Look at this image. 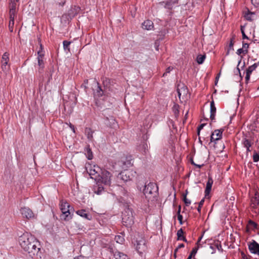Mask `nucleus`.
<instances>
[{"mask_svg":"<svg viewBox=\"0 0 259 259\" xmlns=\"http://www.w3.org/2000/svg\"><path fill=\"white\" fill-rule=\"evenodd\" d=\"M9 56L10 54L8 52H5L2 57L1 61V68L4 71H8L9 68Z\"/></svg>","mask_w":259,"mask_h":259,"instance_id":"7","label":"nucleus"},{"mask_svg":"<svg viewBox=\"0 0 259 259\" xmlns=\"http://www.w3.org/2000/svg\"><path fill=\"white\" fill-rule=\"evenodd\" d=\"M204 199H202L199 203V205H198V207L197 208V210L200 213L201 212V207L203 205V203H204Z\"/></svg>","mask_w":259,"mask_h":259,"instance_id":"41","label":"nucleus"},{"mask_svg":"<svg viewBox=\"0 0 259 259\" xmlns=\"http://www.w3.org/2000/svg\"><path fill=\"white\" fill-rule=\"evenodd\" d=\"M20 212L23 217L27 219L35 218V215L32 211L28 207H23L20 209Z\"/></svg>","mask_w":259,"mask_h":259,"instance_id":"10","label":"nucleus"},{"mask_svg":"<svg viewBox=\"0 0 259 259\" xmlns=\"http://www.w3.org/2000/svg\"><path fill=\"white\" fill-rule=\"evenodd\" d=\"M205 125V123H202L197 128V134L199 136L200 134V130H202L204 125Z\"/></svg>","mask_w":259,"mask_h":259,"instance_id":"48","label":"nucleus"},{"mask_svg":"<svg viewBox=\"0 0 259 259\" xmlns=\"http://www.w3.org/2000/svg\"><path fill=\"white\" fill-rule=\"evenodd\" d=\"M88 79H86V80H84V81H83V83L81 85V88H84V89L86 91V90L88 88V87H87V85L88 84Z\"/></svg>","mask_w":259,"mask_h":259,"instance_id":"46","label":"nucleus"},{"mask_svg":"<svg viewBox=\"0 0 259 259\" xmlns=\"http://www.w3.org/2000/svg\"><path fill=\"white\" fill-rule=\"evenodd\" d=\"M205 55H198L197 57V58H196V61H197V62L199 64H201L203 63L205 59Z\"/></svg>","mask_w":259,"mask_h":259,"instance_id":"30","label":"nucleus"},{"mask_svg":"<svg viewBox=\"0 0 259 259\" xmlns=\"http://www.w3.org/2000/svg\"><path fill=\"white\" fill-rule=\"evenodd\" d=\"M248 249L251 253L257 254L259 256V244L255 241L252 240L248 244Z\"/></svg>","mask_w":259,"mask_h":259,"instance_id":"11","label":"nucleus"},{"mask_svg":"<svg viewBox=\"0 0 259 259\" xmlns=\"http://www.w3.org/2000/svg\"><path fill=\"white\" fill-rule=\"evenodd\" d=\"M246 150H247V152H250L251 150L250 149V147H248V148H246Z\"/></svg>","mask_w":259,"mask_h":259,"instance_id":"60","label":"nucleus"},{"mask_svg":"<svg viewBox=\"0 0 259 259\" xmlns=\"http://www.w3.org/2000/svg\"><path fill=\"white\" fill-rule=\"evenodd\" d=\"M181 205H179V208H178V211H177V215H179V214H181L180 212H181Z\"/></svg>","mask_w":259,"mask_h":259,"instance_id":"55","label":"nucleus"},{"mask_svg":"<svg viewBox=\"0 0 259 259\" xmlns=\"http://www.w3.org/2000/svg\"><path fill=\"white\" fill-rule=\"evenodd\" d=\"M250 75L251 74H248L246 72V76H245V81L246 82H248V81H249V80L250 79Z\"/></svg>","mask_w":259,"mask_h":259,"instance_id":"54","label":"nucleus"},{"mask_svg":"<svg viewBox=\"0 0 259 259\" xmlns=\"http://www.w3.org/2000/svg\"><path fill=\"white\" fill-rule=\"evenodd\" d=\"M222 131L219 130H215L211 135L210 142L219 140L222 138Z\"/></svg>","mask_w":259,"mask_h":259,"instance_id":"13","label":"nucleus"},{"mask_svg":"<svg viewBox=\"0 0 259 259\" xmlns=\"http://www.w3.org/2000/svg\"><path fill=\"white\" fill-rule=\"evenodd\" d=\"M128 171H123L119 174L120 178L124 181L126 182L130 180V177L128 174Z\"/></svg>","mask_w":259,"mask_h":259,"instance_id":"23","label":"nucleus"},{"mask_svg":"<svg viewBox=\"0 0 259 259\" xmlns=\"http://www.w3.org/2000/svg\"><path fill=\"white\" fill-rule=\"evenodd\" d=\"M71 44L70 41H67V40H64L63 42V48L65 51H68V52L70 51V48L69 46Z\"/></svg>","mask_w":259,"mask_h":259,"instance_id":"33","label":"nucleus"},{"mask_svg":"<svg viewBox=\"0 0 259 259\" xmlns=\"http://www.w3.org/2000/svg\"><path fill=\"white\" fill-rule=\"evenodd\" d=\"M114 239L116 242L120 244L122 243L124 240L123 237L121 235L115 236Z\"/></svg>","mask_w":259,"mask_h":259,"instance_id":"34","label":"nucleus"},{"mask_svg":"<svg viewBox=\"0 0 259 259\" xmlns=\"http://www.w3.org/2000/svg\"><path fill=\"white\" fill-rule=\"evenodd\" d=\"M251 3L254 6H256L259 4V0H251Z\"/></svg>","mask_w":259,"mask_h":259,"instance_id":"53","label":"nucleus"},{"mask_svg":"<svg viewBox=\"0 0 259 259\" xmlns=\"http://www.w3.org/2000/svg\"><path fill=\"white\" fill-rule=\"evenodd\" d=\"M242 53H245L244 50L243 49V48L239 49L237 51V54L238 55H240Z\"/></svg>","mask_w":259,"mask_h":259,"instance_id":"50","label":"nucleus"},{"mask_svg":"<svg viewBox=\"0 0 259 259\" xmlns=\"http://www.w3.org/2000/svg\"><path fill=\"white\" fill-rule=\"evenodd\" d=\"M138 150L144 155H146L148 152V145L145 142H143L138 146Z\"/></svg>","mask_w":259,"mask_h":259,"instance_id":"15","label":"nucleus"},{"mask_svg":"<svg viewBox=\"0 0 259 259\" xmlns=\"http://www.w3.org/2000/svg\"><path fill=\"white\" fill-rule=\"evenodd\" d=\"M174 108H176V111H175V114H176V112H178V106L177 105H175L174 106Z\"/></svg>","mask_w":259,"mask_h":259,"instance_id":"59","label":"nucleus"},{"mask_svg":"<svg viewBox=\"0 0 259 259\" xmlns=\"http://www.w3.org/2000/svg\"><path fill=\"white\" fill-rule=\"evenodd\" d=\"M248 225L251 228H256L257 227V224L255 222H254L253 221H252L251 220H249L248 221Z\"/></svg>","mask_w":259,"mask_h":259,"instance_id":"39","label":"nucleus"},{"mask_svg":"<svg viewBox=\"0 0 259 259\" xmlns=\"http://www.w3.org/2000/svg\"><path fill=\"white\" fill-rule=\"evenodd\" d=\"M37 63L39 66L38 71L41 72L45 67V63L44 61V53L42 50V45H40V50L37 52Z\"/></svg>","mask_w":259,"mask_h":259,"instance_id":"8","label":"nucleus"},{"mask_svg":"<svg viewBox=\"0 0 259 259\" xmlns=\"http://www.w3.org/2000/svg\"><path fill=\"white\" fill-rule=\"evenodd\" d=\"M177 92L180 99L182 97L183 99L187 96L188 90L184 84H179L177 88Z\"/></svg>","mask_w":259,"mask_h":259,"instance_id":"9","label":"nucleus"},{"mask_svg":"<svg viewBox=\"0 0 259 259\" xmlns=\"http://www.w3.org/2000/svg\"><path fill=\"white\" fill-rule=\"evenodd\" d=\"M241 31L242 34V38L243 39H248V37L246 36V35L245 34V33L244 32L243 26L241 27Z\"/></svg>","mask_w":259,"mask_h":259,"instance_id":"45","label":"nucleus"},{"mask_svg":"<svg viewBox=\"0 0 259 259\" xmlns=\"http://www.w3.org/2000/svg\"><path fill=\"white\" fill-rule=\"evenodd\" d=\"M259 204V200L256 197H253L251 199V206L255 208Z\"/></svg>","mask_w":259,"mask_h":259,"instance_id":"29","label":"nucleus"},{"mask_svg":"<svg viewBox=\"0 0 259 259\" xmlns=\"http://www.w3.org/2000/svg\"><path fill=\"white\" fill-rule=\"evenodd\" d=\"M253 160L256 162L259 161V154L255 152L253 155Z\"/></svg>","mask_w":259,"mask_h":259,"instance_id":"40","label":"nucleus"},{"mask_svg":"<svg viewBox=\"0 0 259 259\" xmlns=\"http://www.w3.org/2000/svg\"><path fill=\"white\" fill-rule=\"evenodd\" d=\"M210 118L211 119V120L212 121H213L215 119V115L216 110H217L216 108L215 107L214 102L213 100L210 102Z\"/></svg>","mask_w":259,"mask_h":259,"instance_id":"18","label":"nucleus"},{"mask_svg":"<svg viewBox=\"0 0 259 259\" xmlns=\"http://www.w3.org/2000/svg\"><path fill=\"white\" fill-rule=\"evenodd\" d=\"M76 213L87 220H91L92 219V215L86 213V211L84 209L78 210L76 211Z\"/></svg>","mask_w":259,"mask_h":259,"instance_id":"21","label":"nucleus"},{"mask_svg":"<svg viewBox=\"0 0 259 259\" xmlns=\"http://www.w3.org/2000/svg\"><path fill=\"white\" fill-rule=\"evenodd\" d=\"M233 45H234V42H233V38H232L230 40V42L229 46V50L228 51V54H229V51L230 50H233Z\"/></svg>","mask_w":259,"mask_h":259,"instance_id":"44","label":"nucleus"},{"mask_svg":"<svg viewBox=\"0 0 259 259\" xmlns=\"http://www.w3.org/2000/svg\"><path fill=\"white\" fill-rule=\"evenodd\" d=\"M184 247V244H183V243H181L180 244L177 248L175 250V254H176V252L178 251V250L179 249V248H182V247Z\"/></svg>","mask_w":259,"mask_h":259,"instance_id":"52","label":"nucleus"},{"mask_svg":"<svg viewBox=\"0 0 259 259\" xmlns=\"http://www.w3.org/2000/svg\"><path fill=\"white\" fill-rule=\"evenodd\" d=\"M243 259H248L245 256V255H244V256H243Z\"/></svg>","mask_w":259,"mask_h":259,"instance_id":"63","label":"nucleus"},{"mask_svg":"<svg viewBox=\"0 0 259 259\" xmlns=\"http://www.w3.org/2000/svg\"><path fill=\"white\" fill-rule=\"evenodd\" d=\"M201 238L202 237H201L200 238H199V239H198V241H197V244L199 243V242L200 241V240L201 239Z\"/></svg>","mask_w":259,"mask_h":259,"instance_id":"62","label":"nucleus"},{"mask_svg":"<svg viewBox=\"0 0 259 259\" xmlns=\"http://www.w3.org/2000/svg\"><path fill=\"white\" fill-rule=\"evenodd\" d=\"M192 164L195 165L196 167H197L198 168H201V166L203 165L196 164L194 163L193 161L192 162Z\"/></svg>","mask_w":259,"mask_h":259,"instance_id":"56","label":"nucleus"},{"mask_svg":"<svg viewBox=\"0 0 259 259\" xmlns=\"http://www.w3.org/2000/svg\"><path fill=\"white\" fill-rule=\"evenodd\" d=\"M16 10H9V18L10 20H15V15L16 14Z\"/></svg>","mask_w":259,"mask_h":259,"instance_id":"35","label":"nucleus"},{"mask_svg":"<svg viewBox=\"0 0 259 259\" xmlns=\"http://www.w3.org/2000/svg\"><path fill=\"white\" fill-rule=\"evenodd\" d=\"M87 154H88V158L89 160H91L93 158V154L92 152L90 149H87Z\"/></svg>","mask_w":259,"mask_h":259,"instance_id":"42","label":"nucleus"},{"mask_svg":"<svg viewBox=\"0 0 259 259\" xmlns=\"http://www.w3.org/2000/svg\"><path fill=\"white\" fill-rule=\"evenodd\" d=\"M133 159L131 156L126 157L125 161H122V168L126 169L128 167H130L133 165Z\"/></svg>","mask_w":259,"mask_h":259,"instance_id":"14","label":"nucleus"},{"mask_svg":"<svg viewBox=\"0 0 259 259\" xmlns=\"http://www.w3.org/2000/svg\"><path fill=\"white\" fill-rule=\"evenodd\" d=\"M243 144L245 148L250 147L251 146L250 142L247 139H245L243 141Z\"/></svg>","mask_w":259,"mask_h":259,"instance_id":"37","label":"nucleus"},{"mask_svg":"<svg viewBox=\"0 0 259 259\" xmlns=\"http://www.w3.org/2000/svg\"><path fill=\"white\" fill-rule=\"evenodd\" d=\"M143 192L148 201H153L158 196V186L154 183H149L145 185Z\"/></svg>","mask_w":259,"mask_h":259,"instance_id":"2","label":"nucleus"},{"mask_svg":"<svg viewBox=\"0 0 259 259\" xmlns=\"http://www.w3.org/2000/svg\"><path fill=\"white\" fill-rule=\"evenodd\" d=\"M102 170L99 166L94 165L88 172L92 179H95V178H98Z\"/></svg>","mask_w":259,"mask_h":259,"instance_id":"12","label":"nucleus"},{"mask_svg":"<svg viewBox=\"0 0 259 259\" xmlns=\"http://www.w3.org/2000/svg\"><path fill=\"white\" fill-rule=\"evenodd\" d=\"M70 206L67 202L61 201L60 202V209L62 212V218L66 221H68L71 219L70 214Z\"/></svg>","mask_w":259,"mask_h":259,"instance_id":"6","label":"nucleus"},{"mask_svg":"<svg viewBox=\"0 0 259 259\" xmlns=\"http://www.w3.org/2000/svg\"><path fill=\"white\" fill-rule=\"evenodd\" d=\"M105 82H106V83H109V79H105V80H104V81H103V84H104V85H105Z\"/></svg>","mask_w":259,"mask_h":259,"instance_id":"58","label":"nucleus"},{"mask_svg":"<svg viewBox=\"0 0 259 259\" xmlns=\"http://www.w3.org/2000/svg\"><path fill=\"white\" fill-rule=\"evenodd\" d=\"M255 13L248 11L247 13L245 14V18L247 20L251 21L255 19Z\"/></svg>","mask_w":259,"mask_h":259,"instance_id":"22","label":"nucleus"},{"mask_svg":"<svg viewBox=\"0 0 259 259\" xmlns=\"http://www.w3.org/2000/svg\"><path fill=\"white\" fill-rule=\"evenodd\" d=\"M248 48H249V44H248L243 42L242 48H243V49L244 50L245 54L247 53Z\"/></svg>","mask_w":259,"mask_h":259,"instance_id":"43","label":"nucleus"},{"mask_svg":"<svg viewBox=\"0 0 259 259\" xmlns=\"http://www.w3.org/2000/svg\"><path fill=\"white\" fill-rule=\"evenodd\" d=\"M183 231L182 229H180L177 232V235L178 236V240H183L185 242H187V239L185 237L183 236Z\"/></svg>","mask_w":259,"mask_h":259,"instance_id":"26","label":"nucleus"},{"mask_svg":"<svg viewBox=\"0 0 259 259\" xmlns=\"http://www.w3.org/2000/svg\"><path fill=\"white\" fill-rule=\"evenodd\" d=\"M14 21H15V20H13V19L10 20L9 24V28L11 32H13V31Z\"/></svg>","mask_w":259,"mask_h":259,"instance_id":"36","label":"nucleus"},{"mask_svg":"<svg viewBox=\"0 0 259 259\" xmlns=\"http://www.w3.org/2000/svg\"><path fill=\"white\" fill-rule=\"evenodd\" d=\"M79 7L73 6L68 11V16L70 18L74 17L80 11Z\"/></svg>","mask_w":259,"mask_h":259,"instance_id":"19","label":"nucleus"},{"mask_svg":"<svg viewBox=\"0 0 259 259\" xmlns=\"http://www.w3.org/2000/svg\"><path fill=\"white\" fill-rule=\"evenodd\" d=\"M134 246L138 253L142 255L147 250V246L145 239L142 236H138L133 242Z\"/></svg>","mask_w":259,"mask_h":259,"instance_id":"4","label":"nucleus"},{"mask_svg":"<svg viewBox=\"0 0 259 259\" xmlns=\"http://www.w3.org/2000/svg\"><path fill=\"white\" fill-rule=\"evenodd\" d=\"M173 69V67H168L166 68V71L163 73V76L166 75L168 73H169Z\"/></svg>","mask_w":259,"mask_h":259,"instance_id":"47","label":"nucleus"},{"mask_svg":"<svg viewBox=\"0 0 259 259\" xmlns=\"http://www.w3.org/2000/svg\"><path fill=\"white\" fill-rule=\"evenodd\" d=\"M213 184V180L211 178L209 177L208 181L206 183V188L205 190V196L208 195L211 189L212 185Z\"/></svg>","mask_w":259,"mask_h":259,"instance_id":"20","label":"nucleus"},{"mask_svg":"<svg viewBox=\"0 0 259 259\" xmlns=\"http://www.w3.org/2000/svg\"><path fill=\"white\" fill-rule=\"evenodd\" d=\"M114 256L116 259H130L126 254L119 251L115 252Z\"/></svg>","mask_w":259,"mask_h":259,"instance_id":"24","label":"nucleus"},{"mask_svg":"<svg viewBox=\"0 0 259 259\" xmlns=\"http://www.w3.org/2000/svg\"><path fill=\"white\" fill-rule=\"evenodd\" d=\"M198 249V247H195V248H193L190 255H192V256L195 255L196 254V253H197Z\"/></svg>","mask_w":259,"mask_h":259,"instance_id":"49","label":"nucleus"},{"mask_svg":"<svg viewBox=\"0 0 259 259\" xmlns=\"http://www.w3.org/2000/svg\"><path fill=\"white\" fill-rule=\"evenodd\" d=\"M178 219L180 222V224L181 225H182L183 224V221H182V220H183V216L181 214H179L178 215Z\"/></svg>","mask_w":259,"mask_h":259,"instance_id":"51","label":"nucleus"},{"mask_svg":"<svg viewBox=\"0 0 259 259\" xmlns=\"http://www.w3.org/2000/svg\"><path fill=\"white\" fill-rule=\"evenodd\" d=\"M257 66H258V64L257 63H254L252 65L249 66L246 69V72L248 74H251V73L252 72V71L256 69V68L257 67Z\"/></svg>","mask_w":259,"mask_h":259,"instance_id":"28","label":"nucleus"},{"mask_svg":"<svg viewBox=\"0 0 259 259\" xmlns=\"http://www.w3.org/2000/svg\"><path fill=\"white\" fill-rule=\"evenodd\" d=\"M70 128L72 129V130L73 131V132L74 133H75V128H74V125H72V124H71L70 123Z\"/></svg>","mask_w":259,"mask_h":259,"instance_id":"57","label":"nucleus"},{"mask_svg":"<svg viewBox=\"0 0 259 259\" xmlns=\"http://www.w3.org/2000/svg\"><path fill=\"white\" fill-rule=\"evenodd\" d=\"M97 85L98 87L97 89L96 94L98 97H101L103 95L104 91L102 89L101 87L99 85V83L98 82H97Z\"/></svg>","mask_w":259,"mask_h":259,"instance_id":"32","label":"nucleus"},{"mask_svg":"<svg viewBox=\"0 0 259 259\" xmlns=\"http://www.w3.org/2000/svg\"><path fill=\"white\" fill-rule=\"evenodd\" d=\"M122 224L128 228L132 227L134 223V217L133 212L131 208H125L122 214Z\"/></svg>","mask_w":259,"mask_h":259,"instance_id":"3","label":"nucleus"},{"mask_svg":"<svg viewBox=\"0 0 259 259\" xmlns=\"http://www.w3.org/2000/svg\"><path fill=\"white\" fill-rule=\"evenodd\" d=\"M19 0H10V10H16V7L17 6V3Z\"/></svg>","mask_w":259,"mask_h":259,"instance_id":"27","label":"nucleus"},{"mask_svg":"<svg viewBox=\"0 0 259 259\" xmlns=\"http://www.w3.org/2000/svg\"><path fill=\"white\" fill-rule=\"evenodd\" d=\"M179 0H167L165 2H163L161 3V4H164L165 8L168 9H171L174 6L178 3Z\"/></svg>","mask_w":259,"mask_h":259,"instance_id":"17","label":"nucleus"},{"mask_svg":"<svg viewBox=\"0 0 259 259\" xmlns=\"http://www.w3.org/2000/svg\"><path fill=\"white\" fill-rule=\"evenodd\" d=\"M85 132L87 134L88 138L90 140H92L93 134L92 130L90 128H85Z\"/></svg>","mask_w":259,"mask_h":259,"instance_id":"31","label":"nucleus"},{"mask_svg":"<svg viewBox=\"0 0 259 259\" xmlns=\"http://www.w3.org/2000/svg\"><path fill=\"white\" fill-rule=\"evenodd\" d=\"M111 174L105 169H102L98 178H95L97 183L103 184L104 185L109 186L111 184Z\"/></svg>","mask_w":259,"mask_h":259,"instance_id":"5","label":"nucleus"},{"mask_svg":"<svg viewBox=\"0 0 259 259\" xmlns=\"http://www.w3.org/2000/svg\"><path fill=\"white\" fill-rule=\"evenodd\" d=\"M183 201L186 206H188L191 204V201L187 198L186 194L184 195Z\"/></svg>","mask_w":259,"mask_h":259,"instance_id":"38","label":"nucleus"},{"mask_svg":"<svg viewBox=\"0 0 259 259\" xmlns=\"http://www.w3.org/2000/svg\"><path fill=\"white\" fill-rule=\"evenodd\" d=\"M192 255H189V256L188 257L187 259H192Z\"/></svg>","mask_w":259,"mask_h":259,"instance_id":"61","label":"nucleus"},{"mask_svg":"<svg viewBox=\"0 0 259 259\" xmlns=\"http://www.w3.org/2000/svg\"><path fill=\"white\" fill-rule=\"evenodd\" d=\"M97 184H98V186L94 187V192L95 193L97 194L98 195H100L104 191V188L101 185V183H97Z\"/></svg>","mask_w":259,"mask_h":259,"instance_id":"25","label":"nucleus"},{"mask_svg":"<svg viewBox=\"0 0 259 259\" xmlns=\"http://www.w3.org/2000/svg\"><path fill=\"white\" fill-rule=\"evenodd\" d=\"M199 141H200V142H201V140H200V138H199Z\"/></svg>","mask_w":259,"mask_h":259,"instance_id":"64","label":"nucleus"},{"mask_svg":"<svg viewBox=\"0 0 259 259\" xmlns=\"http://www.w3.org/2000/svg\"><path fill=\"white\" fill-rule=\"evenodd\" d=\"M142 28L144 29L147 30H151L153 29L154 28V25H153V22L150 20H145L142 23Z\"/></svg>","mask_w":259,"mask_h":259,"instance_id":"16","label":"nucleus"},{"mask_svg":"<svg viewBox=\"0 0 259 259\" xmlns=\"http://www.w3.org/2000/svg\"><path fill=\"white\" fill-rule=\"evenodd\" d=\"M18 241L21 247L30 256L38 255L40 243L33 236L26 232L19 237Z\"/></svg>","mask_w":259,"mask_h":259,"instance_id":"1","label":"nucleus"}]
</instances>
